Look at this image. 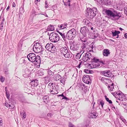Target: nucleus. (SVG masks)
<instances>
[{
  "mask_svg": "<svg viewBox=\"0 0 127 127\" xmlns=\"http://www.w3.org/2000/svg\"><path fill=\"white\" fill-rule=\"evenodd\" d=\"M112 93L117 98L116 101L119 105L122 106L124 108L125 106H127V102L126 101L127 98L122 92H115Z\"/></svg>",
  "mask_w": 127,
  "mask_h": 127,
  "instance_id": "1",
  "label": "nucleus"
},
{
  "mask_svg": "<svg viewBox=\"0 0 127 127\" xmlns=\"http://www.w3.org/2000/svg\"><path fill=\"white\" fill-rule=\"evenodd\" d=\"M105 13L112 20L115 21H118L121 16L119 15L120 13L116 11H114L113 12L109 9H106Z\"/></svg>",
  "mask_w": 127,
  "mask_h": 127,
  "instance_id": "2",
  "label": "nucleus"
},
{
  "mask_svg": "<svg viewBox=\"0 0 127 127\" xmlns=\"http://www.w3.org/2000/svg\"><path fill=\"white\" fill-rule=\"evenodd\" d=\"M28 60L32 63H35L36 64H40V58L39 56H36L32 53L29 54L27 56Z\"/></svg>",
  "mask_w": 127,
  "mask_h": 127,
  "instance_id": "3",
  "label": "nucleus"
},
{
  "mask_svg": "<svg viewBox=\"0 0 127 127\" xmlns=\"http://www.w3.org/2000/svg\"><path fill=\"white\" fill-rule=\"evenodd\" d=\"M80 40L82 42L83 44L82 45H83L81 46V50L80 51V53H77L76 55V58L78 59H79L80 58L81 55L84 53V49L85 48L86 45H87L88 43L87 40L86 38H80Z\"/></svg>",
  "mask_w": 127,
  "mask_h": 127,
  "instance_id": "4",
  "label": "nucleus"
},
{
  "mask_svg": "<svg viewBox=\"0 0 127 127\" xmlns=\"http://www.w3.org/2000/svg\"><path fill=\"white\" fill-rule=\"evenodd\" d=\"M97 13V8L95 7L92 9L88 8L86 13V15L88 18H93Z\"/></svg>",
  "mask_w": 127,
  "mask_h": 127,
  "instance_id": "5",
  "label": "nucleus"
},
{
  "mask_svg": "<svg viewBox=\"0 0 127 127\" xmlns=\"http://www.w3.org/2000/svg\"><path fill=\"white\" fill-rule=\"evenodd\" d=\"M76 34V31L73 28L67 32L66 37L68 39H73Z\"/></svg>",
  "mask_w": 127,
  "mask_h": 127,
  "instance_id": "6",
  "label": "nucleus"
},
{
  "mask_svg": "<svg viewBox=\"0 0 127 127\" xmlns=\"http://www.w3.org/2000/svg\"><path fill=\"white\" fill-rule=\"evenodd\" d=\"M60 51L61 53L63 55L65 58H71L70 53L68 52L66 47L61 48L60 49Z\"/></svg>",
  "mask_w": 127,
  "mask_h": 127,
  "instance_id": "7",
  "label": "nucleus"
},
{
  "mask_svg": "<svg viewBox=\"0 0 127 127\" xmlns=\"http://www.w3.org/2000/svg\"><path fill=\"white\" fill-rule=\"evenodd\" d=\"M49 38L51 41L56 42L59 40L60 37L57 33L53 32L51 33Z\"/></svg>",
  "mask_w": 127,
  "mask_h": 127,
  "instance_id": "8",
  "label": "nucleus"
},
{
  "mask_svg": "<svg viewBox=\"0 0 127 127\" xmlns=\"http://www.w3.org/2000/svg\"><path fill=\"white\" fill-rule=\"evenodd\" d=\"M33 50L36 53H40L43 50L42 46L38 42L34 44L33 47Z\"/></svg>",
  "mask_w": 127,
  "mask_h": 127,
  "instance_id": "9",
  "label": "nucleus"
},
{
  "mask_svg": "<svg viewBox=\"0 0 127 127\" xmlns=\"http://www.w3.org/2000/svg\"><path fill=\"white\" fill-rule=\"evenodd\" d=\"M45 47L47 50L52 53H54L56 50L55 46L51 43L47 44Z\"/></svg>",
  "mask_w": 127,
  "mask_h": 127,
  "instance_id": "10",
  "label": "nucleus"
},
{
  "mask_svg": "<svg viewBox=\"0 0 127 127\" xmlns=\"http://www.w3.org/2000/svg\"><path fill=\"white\" fill-rule=\"evenodd\" d=\"M80 32L84 37L86 36L87 34H89L90 33L89 29L85 26L81 28Z\"/></svg>",
  "mask_w": 127,
  "mask_h": 127,
  "instance_id": "11",
  "label": "nucleus"
},
{
  "mask_svg": "<svg viewBox=\"0 0 127 127\" xmlns=\"http://www.w3.org/2000/svg\"><path fill=\"white\" fill-rule=\"evenodd\" d=\"M92 56L91 53L87 52L86 54H84L82 58V60L85 62L91 59H92Z\"/></svg>",
  "mask_w": 127,
  "mask_h": 127,
  "instance_id": "12",
  "label": "nucleus"
},
{
  "mask_svg": "<svg viewBox=\"0 0 127 127\" xmlns=\"http://www.w3.org/2000/svg\"><path fill=\"white\" fill-rule=\"evenodd\" d=\"M101 73L102 74L105 76L108 77H111L112 76V73L109 70H106L101 71Z\"/></svg>",
  "mask_w": 127,
  "mask_h": 127,
  "instance_id": "13",
  "label": "nucleus"
},
{
  "mask_svg": "<svg viewBox=\"0 0 127 127\" xmlns=\"http://www.w3.org/2000/svg\"><path fill=\"white\" fill-rule=\"evenodd\" d=\"M83 81L85 83L89 84L91 83V79L89 75H84L83 76Z\"/></svg>",
  "mask_w": 127,
  "mask_h": 127,
  "instance_id": "14",
  "label": "nucleus"
},
{
  "mask_svg": "<svg viewBox=\"0 0 127 127\" xmlns=\"http://www.w3.org/2000/svg\"><path fill=\"white\" fill-rule=\"evenodd\" d=\"M78 48V46L77 45L76 43L74 41H73V42L70 44V50L76 51Z\"/></svg>",
  "mask_w": 127,
  "mask_h": 127,
  "instance_id": "15",
  "label": "nucleus"
},
{
  "mask_svg": "<svg viewBox=\"0 0 127 127\" xmlns=\"http://www.w3.org/2000/svg\"><path fill=\"white\" fill-rule=\"evenodd\" d=\"M92 26H91V27H89L91 28V30H92V31L91 32H93V34L92 35L93 36L92 37V38H96L98 35V33L97 32H95V29L93 27H92Z\"/></svg>",
  "mask_w": 127,
  "mask_h": 127,
  "instance_id": "16",
  "label": "nucleus"
},
{
  "mask_svg": "<svg viewBox=\"0 0 127 127\" xmlns=\"http://www.w3.org/2000/svg\"><path fill=\"white\" fill-rule=\"evenodd\" d=\"M23 76L24 77L28 76L31 73V71L28 68H27L25 69L23 71Z\"/></svg>",
  "mask_w": 127,
  "mask_h": 127,
  "instance_id": "17",
  "label": "nucleus"
},
{
  "mask_svg": "<svg viewBox=\"0 0 127 127\" xmlns=\"http://www.w3.org/2000/svg\"><path fill=\"white\" fill-rule=\"evenodd\" d=\"M103 55L106 57H108L110 55V52L109 50L107 49H105L103 52Z\"/></svg>",
  "mask_w": 127,
  "mask_h": 127,
  "instance_id": "18",
  "label": "nucleus"
},
{
  "mask_svg": "<svg viewBox=\"0 0 127 127\" xmlns=\"http://www.w3.org/2000/svg\"><path fill=\"white\" fill-rule=\"evenodd\" d=\"M83 22L84 23V24L85 25H88L89 27H91V26L92 25V23L90 21L87 19H84L83 20Z\"/></svg>",
  "mask_w": 127,
  "mask_h": 127,
  "instance_id": "19",
  "label": "nucleus"
},
{
  "mask_svg": "<svg viewBox=\"0 0 127 127\" xmlns=\"http://www.w3.org/2000/svg\"><path fill=\"white\" fill-rule=\"evenodd\" d=\"M38 81L36 79H34L31 82V84L33 87L36 86L38 85Z\"/></svg>",
  "mask_w": 127,
  "mask_h": 127,
  "instance_id": "20",
  "label": "nucleus"
},
{
  "mask_svg": "<svg viewBox=\"0 0 127 127\" xmlns=\"http://www.w3.org/2000/svg\"><path fill=\"white\" fill-rule=\"evenodd\" d=\"M50 93L52 94H56L58 93L57 89L56 87H55L53 89H52V90L50 91Z\"/></svg>",
  "mask_w": 127,
  "mask_h": 127,
  "instance_id": "21",
  "label": "nucleus"
},
{
  "mask_svg": "<svg viewBox=\"0 0 127 127\" xmlns=\"http://www.w3.org/2000/svg\"><path fill=\"white\" fill-rule=\"evenodd\" d=\"M55 87V84L53 83H50L48 85V87L50 89V91L52 90V89Z\"/></svg>",
  "mask_w": 127,
  "mask_h": 127,
  "instance_id": "22",
  "label": "nucleus"
},
{
  "mask_svg": "<svg viewBox=\"0 0 127 127\" xmlns=\"http://www.w3.org/2000/svg\"><path fill=\"white\" fill-rule=\"evenodd\" d=\"M98 79L101 80V82L103 83H105V84H107V83L106 82V81H107L108 80V79L105 78L104 77H99L98 78Z\"/></svg>",
  "mask_w": 127,
  "mask_h": 127,
  "instance_id": "23",
  "label": "nucleus"
},
{
  "mask_svg": "<svg viewBox=\"0 0 127 127\" xmlns=\"http://www.w3.org/2000/svg\"><path fill=\"white\" fill-rule=\"evenodd\" d=\"M67 25L66 23H65L61 25H59L58 27L61 29H63L67 27Z\"/></svg>",
  "mask_w": 127,
  "mask_h": 127,
  "instance_id": "24",
  "label": "nucleus"
},
{
  "mask_svg": "<svg viewBox=\"0 0 127 127\" xmlns=\"http://www.w3.org/2000/svg\"><path fill=\"white\" fill-rule=\"evenodd\" d=\"M97 103L99 105H101L102 108L103 107L104 102L103 100L101 99H99L97 101Z\"/></svg>",
  "mask_w": 127,
  "mask_h": 127,
  "instance_id": "25",
  "label": "nucleus"
},
{
  "mask_svg": "<svg viewBox=\"0 0 127 127\" xmlns=\"http://www.w3.org/2000/svg\"><path fill=\"white\" fill-rule=\"evenodd\" d=\"M43 101L45 102L46 103H47L49 100V97L48 96L46 95L44 96L43 98Z\"/></svg>",
  "mask_w": 127,
  "mask_h": 127,
  "instance_id": "26",
  "label": "nucleus"
},
{
  "mask_svg": "<svg viewBox=\"0 0 127 127\" xmlns=\"http://www.w3.org/2000/svg\"><path fill=\"white\" fill-rule=\"evenodd\" d=\"M112 34L113 36H116L117 35H118L120 33V32L119 31H116L115 30L114 31H111Z\"/></svg>",
  "mask_w": 127,
  "mask_h": 127,
  "instance_id": "27",
  "label": "nucleus"
},
{
  "mask_svg": "<svg viewBox=\"0 0 127 127\" xmlns=\"http://www.w3.org/2000/svg\"><path fill=\"white\" fill-rule=\"evenodd\" d=\"M47 30L48 31H53L54 30V28L53 25H49L48 27Z\"/></svg>",
  "mask_w": 127,
  "mask_h": 127,
  "instance_id": "28",
  "label": "nucleus"
},
{
  "mask_svg": "<svg viewBox=\"0 0 127 127\" xmlns=\"http://www.w3.org/2000/svg\"><path fill=\"white\" fill-rule=\"evenodd\" d=\"M62 36L63 39L65 40L66 34L60 32L59 31L58 32Z\"/></svg>",
  "mask_w": 127,
  "mask_h": 127,
  "instance_id": "29",
  "label": "nucleus"
},
{
  "mask_svg": "<svg viewBox=\"0 0 127 127\" xmlns=\"http://www.w3.org/2000/svg\"><path fill=\"white\" fill-rule=\"evenodd\" d=\"M91 60V62L92 63H98L99 62V60L96 58L94 57L93 58H92Z\"/></svg>",
  "mask_w": 127,
  "mask_h": 127,
  "instance_id": "30",
  "label": "nucleus"
},
{
  "mask_svg": "<svg viewBox=\"0 0 127 127\" xmlns=\"http://www.w3.org/2000/svg\"><path fill=\"white\" fill-rule=\"evenodd\" d=\"M113 85L114 84L112 83L110 86H108V88L109 90H110V91H113V90L114 89Z\"/></svg>",
  "mask_w": 127,
  "mask_h": 127,
  "instance_id": "31",
  "label": "nucleus"
},
{
  "mask_svg": "<svg viewBox=\"0 0 127 127\" xmlns=\"http://www.w3.org/2000/svg\"><path fill=\"white\" fill-rule=\"evenodd\" d=\"M90 117L92 118H95L96 117V114L95 113H91Z\"/></svg>",
  "mask_w": 127,
  "mask_h": 127,
  "instance_id": "32",
  "label": "nucleus"
},
{
  "mask_svg": "<svg viewBox=\"0 0 127 127\" xmlns=\"http://www.w3.org/2000/svg\"><path fill=\"white\" fill-rule=\"evenodd\" d=\"M96 0L97 3H98L97 4H100V5H103L104 4V2H103L102 0Z\"/></svg>",
  "mask_w": 127,
  "mask_h": 127,
  "instance_id": "33",
  "label": "nucleus"
},
{
  "mask_svg": "<svg viewBox=\"0 0 127 127\" xmlns=\"http://www.w3.org/2000/svg\"><path fill=\"white\" fill-rule=\"evenodd\" d=\"M20 114L23 116L24 118H26V113L24 111L22 113H20Z\"/></svg>",
  "mask_w": 127,
  "mask_h": 127,
  "instance_id": "34",
  "label": "nucleus"
},
{
  "mask_svg": "<svg viewBox=\"0 0 127 127\" xmlns=\"http://www.w3.org/2000/svg\"><path fill=\"white\" fill-rule=\"evenodd\" d=\"M52 116V114L51 113H49L47 114L46 116V117L48 119L49 118H51Z\"/></svg>",
  "mask_w": 127,
  "mask_h": 127,
  "instance_id": "35",
  "label": "nucleus"
},
{
  "mask_svg": "<svg viewBox=\"0 0 127 127\" xmlns=\"http://www.w3.org/2000/svg\"><path fill=\"white\" fill-rule=\"evenodd\" d=\"M70 0H68L66 2H64V5H68L69 6L70 5Z\"/></svg>",
  "mask_w": 127,
  "mask_h": 127,
  "instance_id": "36",
  "label": "nucleus"
},
{
  "mask_svg": "<svg viewBox=\"0 0 127 127\" xmlns=\"http://www.w3.org/2000/svg\"><path fill=\"white\" fill-rule=\"evenodd\" d=\"M6 89V87L5 88V91H6V97L8 99L9 98L10 95L9 93H8L7 92V91Z\"/></svg>",
  "mask_w": 127,
  "mask_h": 127,
  "instance_id": "37",
  "label": "nucleus"
},
{
  "mask_svg": "<svg viewBox=\"0 0 127 127\" xmlns=\"http://www.w3.org/2000/svg\"><path fill=\"white\" fill-rule=\"evenodd\" d=\"M3 71L6 74H9L8 69L7 68H5L3 70Z\"/></svg>",
  "mask_w": 127,
  "mask_h": 127,
  "instance_id": "38",
  "label": "nucleus"
},
{
  "mask_svg": "<svg viewBox=\"0 0 127 127\" xmlns=\"http://www.w3.org/2000/svg\"><path fill=\"white\" fill-rule=\"evenodd\" d=\"M5 79V78L3 76H1L0 77V81L2 82H3Z\"/></svg>",
  "mask_w": 127,
  "mask_h": 127,
  "instance_id": "39",
  "label": "nucleus"
},
{
  "mask_svg": "<svg viewBox=\"0 0 127 127\" xmlns=\"http://www.w3.org/2000/svg\"><path fill=\"white\" fill-rule=\"evenodd\" d=\"M48 73L49 75H51L53 74L54 72H52L50 70H49L48 71Z\"/></svg>",
  "mask_w": 127,
  "mask_h": 127,
  "instance_id": "40",
  "label": "nucleus"
},
{
  "mask_svg": "<svg viewBox=\"0 0 127 127\" xmlns=\"http://www.w3.org/2000/svg\"><path fill=\"white\" fill-rule=\"evenodd\" d=\"M5 106L7 107H11V105H10L7 102H6L5 103Z\"/></svg>",
  "mask_w": 127,
  "mask_h": 127,
  "instance_id": "41",
  "label": "nucleus"
},
{
  "mask_svg": "<svg viewBox=\"0 0 127 127\" xmlns=\"http://www.w3.org/2000/svg\"><path fill=\"white\" fill-rule=\"evenodd\" d=\"M22 46V44L21 43H19L18 45V47L20 49H21Z\"/></svg>",
  "mask_w": 127,
  "mask_h": 127,
  "instance_id": "42",
  "label": "nucleus"
},
{
  "mask_svg": "<svg viewBox=\"0 0 127 127\" xmlns=\"http://www.w3.org/2000/svg\"><path fill=\"white\" fill-rule=\"evenodd\" d=\"M65 99L66 100H68L69 99V98L64 96L62 98V99Z\"/></svg>",
  "mask_w": 127,
  "mask_h": 127,
  "instance_id": "43",
  "label": "nucleus"
},
{
  "mask_svg": "<svg viewBox=\"0 0 127 127\" xmlns=\"http://www.w3.org/2000/svg\"><path fill=\"white\" fill-rule=\"evenodd\" d=\"M69 127H75V126L71 123H69Z\"/></svg>",
  "mask_w": 127,
  "mask_h": 127,
  "instance_id": "44",
  "label": "nucleus"
},
{
  "mask_svg": "<svg viewBox=\"0 0 127 127\" xmlns=\"http://www.w3.org/2000/svg\"><path fill=\"white\" fill-rule=\"evenodd\" d=\"M60 81L61 83H62L63 84H64V82L65 81V79L64 78L62 79Z\"/></svg>",
  "mask_w": 127,
  "mask_h": 127,
  "instance_id": "45",
  "label": "nucleus"
},
{
  "mask_svg": "<svg viewBox=\"0 0 127 127\" xmlns=\"http://www.w3.org/2000/svg\"><path fill=\"white\" fill-rule=\"evenodd\" d=\"M4 22V20H2L1 23L0 25V26L1 27V28L0 27V29H2V28L3 27V23Z\"/></svg>",
  "mask_w": 127,
  "mask_h": 127,
  "instance_id": "46",
  "label": "nucleus"
},
{
  "mask_svg": "<svg viewBox=\"0 0 127 127\" xmlns=\"http://www.w3.org/2000/svg\"><path fill=\"white\" fill-rule=\"evenodd\" d=\"M98 63H99L100 64H105V62H103L102 61H99V62Z\"/></svg>",
  "mask_w": 127,
  "mask_h": 127,
  "instance_id": "47",
  "label": "nucleus"
},
{
  "mask_svg": "<svg viewBox=\"0 0 127 127\" xmlns=\"http://www.w3.org/2000/svg\"><path fill=\"white\" fill-rule=\"evenodd\" d=\"M87 124H86L85 125L86 127H88L90 124V122L89 121H87Z\"/></svg>",
  "mask_w": 127,
  "mask_h": 127,
  "instance_id": "48",
  "label": "nucleus"
},
{
  "mask_svg": "<svg viewBox=\"0 0 127 127\" xmlns=\"http://www.w3.org/2000/svg\"><path fill=\"white\" fill-rule=\"evenodd\" d=\"M45 7L46 8H48L49 7V6H48V5L47 4L46 1H45Z\"/></svg>",
  "mask_w": 127,
  "mask_h": 127,
  "instance_id": "49",
  "label": "nucleus"
},
{
  "mask_svg": "<svg viewBox=\"0 0 127 127\" xmlns=\"http://www.w3.org/2000/svg\"><path fill=\"white\" fill-rule=\"evenodd\" d=\"M2 119L0 118V126H2Z\"/></svg>",
  "mask_w": 127,
  "mask_h": 127,
  "instance_id": "50",
  "label": "nucleus"
},
{
  "mask_svg": "<svg viewBox=\"0 0 127 127\" xmlns=\"http://www.w3.org/2000/svg\"><path fill=\"white\" fill-rule=\"evenodd\" d=\"M97 65H96V66H94V65H93V66H91V68H95L96 67L98 66H99V64H97Z\"/></svg>",
  "mask_w": 127,
  "mask_h": 127,
  "instance_id": "51",
  "label": "nucleus"
},
{
  "mask_svg": "<svg viewBox=\"0 0 127 127\" xmlns=\"http://www.w3.org/2000/svg\"><path fill=\"white\" fill-rule=\"evenodd\" d=\"M39 14L43 15H44L46 17H48V15L46 13H44V14L40 13V14Z\"/></svg>",
  "mask_w": 127,
  "mask_h": 127,
  "instance_id": "52",
  "label": "nucleus"
},
{
  "mask_svg": "<svg viewBox=\"0 0 127 127\" xmlns=\"http://www.w3.org/2000/svg\"><path fill=\"white\" fill-rule=\"evenodd\" d=\"M16 6V5L15 3L14 2H13L12 3V7H15Z\"/></svg>",
  "mask_w": 127,
  "mask_h": 127,
  "instance_id": "53",
  "label": "nucleus"
},
{
  "mask_svg": "<svg viewBox=\"0 0 127 127\" xmlns=\"http://www.w3.org/2000/svg\"><path fill=\"white\" fill-rule=\"evenodd\" d=\"M124 12L125 14L127 13V7L125 8L124 10Z\"/></svg>",
  "mask_w": 127,
  "mask_h": 127,
  "instance_id": "54",
  "label": "nucleus"
},
{
  "mask_svg": "<svg viewBox=\"0 0 127 127\" xmlns=\"http://www.w3.org/2000/svg\"><path fill=\"white\" fill-rule=\"evenodd\" d=\"M105 99L106 100V101H107L109 100V98H108V97H107V96H105Z\"/></svg>",
  "mask_w": 127,
  "mask_h": 127,
  "instance_id": "55",
  "label": "nucleus"
},
{
  "mask_svg": "<svg viewBox=\"0 0 127 127\" xmlns=\"http://www.w3.org/2000/svg\"><path fill=\"white\" fill-rule=\"evenodd\" d=\"M122 121L124 123H125L126 122V120L124 119H122Z\"/></svg>",
  "mask_w": 127,
  "mask_h": 127,
  "instance_id": "56",
  "label": "nucleus"
},
{
  "mask_svg": "<svg viewBox=\"0 0 127 127\" xmlns=\"http://www.w3.org/2000/svg\"><path fill=\"white\" fill-rule=\"evenodd\" d=\"M107 102H108L110 104H112V102L111 100H109Z\"/></svg>",
  "mask_w": 127,
  "mask_h": 127,
  "instance_id": "57",
  "label": "nucleus"
},
{
  "mask_svg": "<svg viewBox=\"0 0 127 127\" xmlns=\"http://www.w3.org/2000/svg\"><path fill=\"white\" fill-rule=\"evenodd\" d=\"M81 63H82V62H80L79 63V64L78 65V67L79 68H80V65H81Z\"/></svg>",
  "mask_w": 127,
  "mask_h": 127,
  "instance_id": "58",
  "label": "nucleus"
},
{
  "mask_svg": "<svg viewBox=\"0 0 127 127\" xmlns=\"http://www.w3.org/2000/svg\"><path fill=\"white\" fill-rule=\"evenodd\" d=\"M11 107H11V109L13 108L14 107V105L13 104H12L11 105Z\"/></svg>",
  "mask_w": 127,
  "mask_h": 127,
  "instance_id": "59",
  "label": "nucleus"
},
{
  "mask_svg": "<svg viewBox=\"0 0 127 127\" xmlns=\"http://www.w3.org/2000/svg\"><path fill=\"white\" fill-rule=\"evenodd\" d=\"M64 95H63V93L61 95H59L58 96H61L62 97H63L64 96Z\"/></svg>",
  "mask_w": 127,
  "mask_h": 127,
  "instance_id": "60",
  "label": "nucleus"
},
{
  "mask_svg": "<svg viewBox=\"0 0 127 127\" xmlns=\"http://www.w3.org/2000/svg\"><path fill=\"white\" fill-rule=\"evenodd\" d=\"M124 37L126 38H127V33H125L124 35Z\"/></svg>",
  "mask_w": 127,
  "mask_h": 127,
  "instance_id": "61",
  "label": "nucleus"
},
{
  "mask_svg": "<svg viewBox=\"0 0 127 127\" xmlns=\"http://www.w3.org/2000/svg\"><path fill=\"white\" fill-rule=\"evenodd\" d=\"M40 0H36L35 1V2L36 3L37 2H39L40 1Z\"/></svg>",
  "mask_w": 127,
  "mask_h": 127,
  "instance_id": "62",
  "label": "nucleus"
},
{
  "mask_svg": "<svg viewBox=\"0 0 127 127\" xmlns=\"http://www.w3.org/2000/svg\"><path fill=\"white\" fill-rule=\"evenodd\" d=\"M9 8L10 7L9 6H8L6 9V10L7 11H8Z\"/></svg>",
  "mask_w": 127,
  "mask_h": 127,
  "instance_id": "63",
  "label": "nucleus"
},
{
  "mask_svg": "<svg viewBox=\"0 0 127 127\" xmlns=\"http://www.w3.org/2000/svg\"><path fill=\"white\" fill-rule=\"evenodd\" d=\"M126 87L127 88V80L126 81Z\"/></svg>",
  "mask_w": 127,
  "mask_h": 127,
  "instance_id": "64",
  "label": "nucleus"
}]
</instances>
